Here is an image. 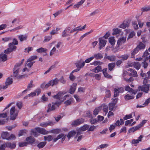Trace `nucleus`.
<instances>
[{
    "label": "nucleus",
    "instance_id": "nucleus-1",
    "mask_svg": "<svg viewBox=\"0 0 150 150\" xmlns=\"http://www.w3.org/2000/svg\"><path fill=\"white\" fill-rule=\"evenodd\" d=\"M64 95L63 93L59 92L56 95L53 96L52 97L56 99L57 101V102H59L61 103V102L65 100L66 98L69 96V95H67L63 97Z\"/></svg>",
    "mask_w": 150,
    "mask_h": 150
},
{
    "label": "nucleus",
    "instance_id": "nucleus-2",
    "mask_svg": "<svg viewBox=\"0 0 150 150\" xmlns=\"http://www.w3.org/2000/svg\"><path fill=\"white\" fill-rule=\"evenodd\" d=\"M18 112L17 111L15 106L12 107L10 110V119L11 120H14L18 115Z\"/></svg>",
    "mask_w": 150,
    "mask_h": 150
},
{
    "label": "nucleus",
    "instance_id": "nucleus-3",
    "mask_svg": "<svg viewBox=\"0 0 150 150\" xmlns=\"http://www.w3.org/2000/svg\"><path fill=\"white\" fill-rule=\"evenodd\" d=\"M60 104L59 102H56L55 103H49L48 105V109L47 112H48L52 111L54 110L58 107Z\"/></svg>",
    "mask_w": 150,
    "mask_h": 150
},
{
    "label": "nucleus",
    "instance_id": "nucleus-4",
    "mask_svg": "<svg viewBox=\"0 0 150 150\" xmlns=\"http://www.w3.org/2000/svg\"><path fill=\"white\" fill-rule=\"evenodd\" d=\"M8 47L4 51V53L8 54L13 51H15L17 48V47L13 44L10 43L8 45Z\"/></svg>",
    "mask_w": 150,
    "mask_h": 150
},
{
    "label": "nucleus",
    "instance_id": "nucleus-5",
    "mask_svg": "<svg viewBox=\"0 0 150 150\" xmlns=\"http://www.w3.org/2000/svg\"><path fill=\"white\" fill-rule=\"evenodd\" d=\"M20 69V65L19 64H16L13 68V75L16 78H20V76L19 75L18 73Z\"/></svg>",
    "mask_w": 150,
    "mask_h": 150
},
{
    "label": "nucleus",
    "instance_id": "nucleus-6",
    "mask_svg": "<svg viewBox=\"0 0 150 150\" xmlns=\"http://www.w3.org/2000/svg\"><path fill=\"white\" fill-rule=\"evenodd\" d=\"M7 115L6 113H3L0 114V125H3L7 122L8 119L5 118L7 117Z\"/></svg>",
    "mask_w": 150,
    "mask_h": 150
},
{
    "label": "nucleus",
    "instance_id": "nucleus-7",
    "mask_svg": "<svg viewBox=\"0 0 150 150\" xmlns=\"http://www.w3.org/2000/svg\"><path fill=\"white\" fill-rule=\"evenodd\" d=\"M129 76H130L129 74L127 71H124L123 74V77L124 80L128 82L132 81L133 80V79L132 76H131L129 79L127 77Z\"/></svg>",
    "mask_w": 150,
    "mask_h": 150
},
{
    "label": "nucleus",
    "instance_id": "nucleus-8",
    "mask_svg": "<svg viewBox=\"0 0 150 150\" xmlns=\"http://www.w3.org/2000/svg\"><path fill=\"white\" fill-rule=\"evenodd\" d=\"M149 85H144L142 86H138V90L139 91H142L145 93H148L149 90Z\"/></svg>",
    "mask_w": 150,
    "mask_h": 150
},
{
    "label": "nucleus",
    "instance_id": "nucleus-9",
    "mask_svg": "<svg viewBox=\"0 0 150 150\" xmlns=\"http://www.w3.org/2000/svg\"><path fill=\"white\" fill-rule=\"evenodd\" d=\"M89 126L86 125L80 127L77 130V135L78 136L79 135H80L82 133V132H83L87 130L89 128Z\"/></svg>",
    "mask_w": 150,
    "mask_h": 150
},
{
    "label": "nucleus",
    "instance_id": "nucleus-10",
    "mask_svg": "<svg viewBox=\"0 0 150 150\" xmlns=\"http://www.w3.org/2000/svg\"><path fill=\"white\" fill-rule=\"evenodd\" d=\"M126 40V37H122L120 38H119L117 41V44L118 45V46L116 48V49L115 50V49L113 50V51L114 52H116L119 49V46L121 45L122 43H123L125 42Z\"/></svg>",
    "mask_w": 150,
    "mask_h": 150
},
{
    "label": "nucleus",
    "instance_id": "nucleus-11",
    "mask_svg": "<svg viewBox=\"0 0 150 150\" xmlns=\"http://www.w3.org/2000/svg\"><path fill=\"white\" fill-rule=\"evenodd\" d=\"M114 97H115L119 95V93H122L124 91V90L123 87L119 88L117 87L114 88Z\"/></svg>",
    "mask_w": 150,
    "mask_h": 150
},
{
    "label": "nucleus",
    "instance_id": "nucleus-12",
    "mask_svg": "<svg viewBox=\"0 0 150 150\" xmlns=\"http://www.w3.org/2000/svg\"><path fill=\"white\" fill-rule=\"evenodd\" d=\"M71 28L70 27H68L62 32V36L63 37H66L70 35Z\"/></svg>",
    "mask_w": 150,
    "mask_h": 150
},
{
    "label": "nucleus",
    "instance_id": "nucleus-13",
    "mask_svg": "<svg viewBox=\"0 0 150 150\" xmlns=\"http://www.w3.org/2000/svg\"><path fill=\"white\" fill-rule=\"evenodd\" d=\"M99 49L100 50L105 46L107 41L104 40L103 38H99Z\"/></svg>",
    "mask_w": 150,
    "mask_h": 150
},
{
    "label": "nucleus",
    "instance_id": "nucleus-14",
    "mask_svg": "<svg viewBox=\"0 0 150 150\" xmlns=\"http://www.w3.org/2000/svg\"><path fill=\"white\" fill-rule=\"evenodd\" d=\"M84 121V120L82 119H77L73 121L71 123V125L74 126H78L83 123Z\"/></svg>",
    "mask_w": 150,
    "mask_h": 150
},
{
    "label": "nucleus",
    "instance_id": "nucleus-15",
    "mask_svg": "<svg viewBox=\"0 0 150 150\" xmlns=\"http://www.w3.org/2000/svg\"><path fill=\"white\" fill-rule=\"evenodd\" d=\"M13 83L12 79L10 77L8 78L5 82V85H4V88H7L8 86L11 84Z\"/></svg>",
    "mask_w": 150,
    "mask_h": 150
},
{
    "label": "nucleus",
    "instance_id": "nucleus-16",
    "mask_svg": "<svg viewBox=\"0 0 150 150\" xmlns=\"http://www.w3.org/2000/svg\"><path fill=\"white\" fill-rule=\"evenodd\" d=\"M54 122L50 121L46 122H42L40 123V126L44 127H46L48 126H52L54 124Z\"/></svg>",
    "mask_w": 150,
    "mask_h": 150
},
{
    "label": "nucleus",
    "instance_id": "nucleus-17",
    "mask_svg": "<svg viewBox=\"0 0 150 150\" xmlns=\"http://www.w3.org/2000/svg\"><path fill=\"white\" fill-rule=\"evenodd\" d=\"M35 129L37 132L42 134H47L48 133V131H47L45 129L43 128L37 127L35 128Z\"/></svg>",
    "mask_w": 150,
    "mask_h": 150
},
{
    "label": "nucleus",
    "instance_id": "nucleus-18",
    "mask_svg": "<svg viewBox=\"0 0 150 150\" xmlns=\"http://www.w3.org/2000/svg\"><path fill=\"white\" fill-rule=\"evenodd\" d=\"M128 71H130L131 72L129 73V76H132L133 77H136L138 76L137 72L133 69L129 68L128 69Z\"/></svg>",
    "mask_w": 150,
    "mask_h": 150
},
{
    "label": "nucleus",
    "instance_id": "nucleus-19",
    "mask_svg": "<svg viewBox=\"0 0 150 150\" xmlns=\"http://www.w3.org/2000/svg\"><path fill=\"white\" fill-rule=\"evenodd\" d=\"M125 90L126 91H128L130 93L135 94L137 92V91H134L131 88H130L129 86H126L125 87Z\"/></svg>",
    "mask_w": 150,
    "mask_h": 150
},
{
    "label": "nucleus",
    "instance_id": "nucleus-20",
    "mask_svg": "<svg viewBox=\"0 0 150 150\" xmlns=\"http://www.w3.org/2000/svg\"><path fill=\"white\" fill-rule=\"evenodd\" d=\"M18 37L20 41L22 42L27 40L28 35H18Z\"/></svg>",
    "mask_w": 150,
    "mask_h": 150
},
{
    "label": "nucleus",
    "instance_id": "nucleus-21",
    "mask_svg": "<svg viewBox=\"0 0 150 150\" xmlns=\"http://www.w3.org/2000/svg\"><path fill=\"white\" fill-rule=\"evenodd\" d=\"M25 140L28 143V144H32L35 142V139L33 137L30 136L26 138Z\"/></svg>",
    "mask_w": 150,
    "mask_h": 150
},
{
    "label": "nucleus",
    "instance_id": "nucleus-22",
    "mask_svg": "<svg viewBox=\"0 0 150 150\" xmlns=\"http://www.w3.org/2000/svg\"><path fill=\"white\" fill-rule=\"evenodd\" d=\"M6 147H7L11 149L14 148L16 146V145L14 143H11L9 142H7L4 143Z\"/></svg>",
    "mask_w": 150,
    "mask_h": 150
},
{
    "label": "nucleus",
    "instance_id": "nucleus-23",
    "mask_svg": "<svg viewBox=\"0 0 150 150\" xmlns=\"http://www.w3.org/2000/svg\"><path fill=\"white\" fill-rule=\"evenodd\" d=\"M59 81V80L57 78H55L54 79H53L50 81L51 84L52 86L57 85L58 84Z\"/></svg>",
    "mask_w": 150,
    "mask_h": 150
},
{
    "label": "nucleus",
    "instance_id": "nucleus-24",
    "mask_svg": "<svg viewBox=\"0 0 150 150\" xmlns=\"http://www.w3.org/2000/svg\"><path fill=\"white\" fill-rule=\"evenodd\" d=\"M76 83H73L71 86L69 90V93L71 94L73 93L75 91L76 86Z\"/></svg>",
    "mask_w": 150,
    "mask_h": 150
},
{
    "label": "nucleus",
    "instance_id": "nucleus-25",
    "mask_svg": "<svg viewBox=\"0 0 150 150\" xmlns=\"http://www.w3.org/2000/svg\"><path fill=\"white\" fill-rule=\"evenodd\" d=\"M34 86V85L33 84V81L32 80L31 81L30 83L28 85L27 88L28 89H26L23 91L22 93H24L26 91H28V90H30V89L32 88Z\"/></svg>",
    "mask_w": 150,
    "mask_h": 150
},
{
    "label": "nucleus",
    "instance_id": "nucleus-26",
    "mask_svg": "<svg viewBox=\"0 0 150 150\" xmlns=\"http://www.w3.org/2000/svg\"><path fill=\"white\" fill-rule=\"evenodd\" d=\"M9 134L8 132H3L1 134V137L2 139H6L8 140Z\"/></svg>",
    "mask_w": 150,
    "mask_h": 150
},
{
    "label": "nucleus",
    "instance_id": "nucleus-27",
    "mask_svg": "<svg viewBox=\"0 0 150 150\" xmlns=\"http://www.w3.org/2000/svg\"><path fill=\"white\" fill-rule=\"evenodd\" d=\"M93 59L95 58L96 59H101L103 57V55L100 53H98L94 54L93 56Z\"/></svg>",
    "mask_w": 150,
    "mask_h": 150
},
{
    "label": "nucleus",
    "instance_id": "nucleus-28",
    "mask_svg": "<svg viewBox=\"0 0 150 150\" xmlns=\"http://www.w3.org/2000/svg\"><path fill=\"white\" fill-rule=\"evenodd\" d=\"M7 59V56L6 54L2 53L0 54V60L3 62L6 61Z\"/></svg>",
    "mask_w": 150,
    "mask_h": 150
},
{
    "label": "nucleus",
    "instance_id": "nucleus-29",
    "mask_svg": "<svg viewBox=\"0 0 150 150\" xmlns=\"http://www.w3.org/2000/svg\"><path fill=\"white\" fill-rule=\"evenodd\" d=\"M107 68L103 69V72L104 76L107 78H111L112 76L107 73Z\"/></svg>",
    "mask_w": 150,
    "mask_h": 150
},
{
    "label": "nucleus",
    "instance_id": "nucleus-30",
    "mask_svg": "<svg viewBox=\"0 0 150 150\" xmlns=\"http://www.w3.org/2000/svg\"><path fill=\"white\" fill-rule=\"evenodd\" d=\"M142 138V135H140L138 139L132 140V144L135 145L136 144L138 143L139 142H141Z\"/></svg>",
    "mask_w": 150,
    "mask_h": 150
},
{
    "label": "nucleus",
    "instance_id": "nucleus-31",
    "mask_svg": "<svg viewBox=\"0 0 150 150\" xmlns=\"http://www.w3.org/2000/svg\"><path fill=\"white\" fill-rule=\"evenodd\" d=\"M75 131L73 130L70 132L67 135V137L69 139L71 137H73L76 133Z\"/></svg>",
    "mask_w": 150,
    "mask_h": 150
},
{
    "label": "nucleus",
    "instance_id": "nucleus-32",
    "mask_svg": "<svg viewBox=\"0 0 150 150\" xmlns=\"http://www.w3.org/2000/svg\"><path fill=\"white\" fill-rule=\"evenodd\" d=\"M145 44L142 42H140L137 47L139 50L144 49L145 48Z\"/></svg>",
    "mask_w": 150,
    "mask_h": 150
},
{
    "label": "nucleus",
    "instance_id": "nucleus-33",
    "mask_svg": "<svg viewBox=\"0 0 150 150\" xmlns=\"http://www.w3.org/2000/svg\"><path fill=\"white\" fill-rule=\"evenodd\" d=\"M102 71V68L100 66H98L93 69V71L95 73H98Z\"/></svg>",
    "mask_w": 150,
    "mask_h": 150
},
{
    "label": "nucleus",
    "instance_id": "nucleus-34",
    "mask_svg": "<svg viewBox=\"0 0 150 150\" xmlns=\"http://www.w3.org/2000/svg\"><path fill=\"white\" fill-rule=\"evenodd\" d=\"M139 127L138 125L136 126L135 127H133L132 128L130 129L128 131L129 133L132 132H134L136 131L139 129Z\"/></svg>",
    "mask_w": 150,
    "mask_h": 150
},
{
    "label": "nucleus",
    "instance_id": "nucleus-35",
    "mask_svg": "<svg viewBox=\"0 0 150 150\" xmlns=\"http://www.w3.org/2000/svg\"><path fill=\"white\" fill-rule=\"evenodd\" d=\"M132 66L137 70H139L141 67V65L138 62H134Z\"/></svg>",
    "mask_w": 150,
    "mask_h": 150
},
{
    "label": "nucleus",
    "instance_id": "nucleus-36",
    "mask_svg": "<svg viewBox=\"0 0 150 150\" xmlns=\"http://www.w3.org/2000/svg\"><path fill=\"white\" fill-rule=\"evenodd\" d=\"M102 107L100 106L96 108L93 112V114L96 115L98 114L99 112L101 110Z\"/></svg>",
    "mask_w": 150,
    "mask_h": 150
},
{
    "label": "nucleus",
    "instance_id": "nucleus-37",
    "mask_svg": "<svg viewBox=\"0 0 150 150\" xmlns=\"http://www.w3.org/2000/svg\"><path fill=\"white\" fill-rule=\"evenodd\" d=\"M47 51V49L44 48L43 47H41L36 50V51L38 53H42V52L46 53Z\"/></svg>",
    "mask_w": 150,
    "mask_h": 150
},
{
    "label": "nucleus",
    "instance_id": "nucleus-38",
    "mask_svg": "<svg viewBox=\"0 0 150 150\" xmlns=\"http://www.w3.org/2000/svg\"><path fill=\"white\" fill-rule=\"evenodd\" d=\"M52 38V36H46L44 37V40L43 41V43H45L49 42Z\"/></svg>",
    "mask_w": 150,
    "mask_h": 150
},
{
    "label": "nucleus",
    "instance_id": "nucleus-39",
    "mask_svg": "<svg viewBox=\"0 0 150 150\" xmlns=\"http://www.w3.org/2000/svg\"><path fill=\"white\" fill-rule=\"evenodd\" d=\"M37 58V56L36 55L31 56L27 60L26 63L29 62H31L34 60L36 59Z\"/></svg>",
    "mask_w": 150,
    "mask_h": 150
},
{
    "label": "nucleus",
    "instance_id": "nucleus-40",
    "mask_svg": "<svg viewBox=\"0 0 150 150\" xmlns=\"http://www.w3.org/2000/svg\"><path fill=\"white\" fill-rule=\"evenodd\" d=\"M148 59V57H146L144 58V59L143 60L144 62L142 63V64H143V67H144V68H146L148 66L147 63L146 61Z\"/></svg>",
    "mask_w": 150,
    "mask_h": 150
},
{
    "label": "nucleus",
    "instance_id": "nucleus-41",
    "mask_svg": "<svg viewBox=\"0 0 150 150\" xmlns=\"http://www.w3.org/2000/svg\"><path fill=\"white\" fill-rule=\"evenodd\" d=\"M44 138L45 141H47L48 142L50 141L53 139L52 137V136L50 135L44 136Z\"/></svg>",
    "mask_w": 150,
    "mask_h": 150
},
{
    "label": "nucleus",
    "instance_id": "nucleus-42",
    "mask_svg": "<svg viewBox=\"0 0 150 150\" xmlns=\"http://www.w3.org/2000/svg\"><path fill=\"white\" fill-rule=\"evenodd\" d=\"M64 134L63 133H61L58 135L57 137L53 139L54 142H56L58 140L62 138L64 136Z\"/></svg>",
    "mask_w": 150,
    "mask_h": 150
},
{
    "label": "nucleus",
    "instance_id": "nucleus-43",
    "mask_svg": "<svg viewBox=\"0 0 150 150\" xmlns=\"http://www.w3.org/2000/svg\"><path fill=\"white\" fill-rule=\"evenodd\" d=\"M46 142H40L37 145V146L39 148H43L46 144Z\"/></svg>",
    "mask_w": 150,
    "mask_h": 150
},
{
    "label": "nucleus",
    "instance_id": "nucleus-44",
    "mask_svg": "<svg viewBox=\"0 0 150 150\" xmlns=\"http://www.w3.org/2000/svg\"><path fill=\"white\" fill-rule=\"evenodd\" d=\"M102 106H103V110L105 113V114L106 115L108 110V107L107 105H103Z\"/></svg>",
    "mask_w": 150,
    "mask_h": 150
},
{
    "label": "nucleus",
    "instance_id": "nucleus-45",
    "mask_svg": "<svg viewBox=\"0 0 150 150\" xmlns=\"http://www.w3.org/2000/svg\"><path fill=\"white\" fill-rule=\"evenodd\" d=\"M141 10L143 12H147L150 11V6H148L144 7L141 8Z\"/></svg>",
    "mask_w": 150,
    "mask_h": 150
},
{
    "label": "nucleus",
    "instance_id": "nucleus-46",
    "mask_svg": "<svg viewBox=\"0 0 150 150\" xmlns=\"http://www.w3.org/2000/svg\"><path fill=\"white\" fill-rule=\"evenodd\" d=\"M73 101V98H71L69 100L65 101L64 103L66 106H67L71 104V103Z\"/></svg>",
    "mask_w": 150,
    "mask_h": 150
},
{
    "label": "nucleus",
    "instance_id": "nucleus-47",
    "mask_svg": "<svg viewBox=\"0 0 150 150\" xmlns=\"http://www.w3.org/2000/svg\"><path fill=\"white\" fill-rule=\"evenodd\" d=\"M128 25L127 24L123 22L122 24L120 25L119 26V27L121 28L125 29L126 27H128Z\"/></svg>",
    "mask_w": 150,
    "mask_h": 150
},
{
    "label": "nucleus",
    "instance_id": "nucleus-48",
    "mask_svg": "<svg viewBox=\"0 0 150 150\" xmlns=\"http://www.w3.org/2000/svg\"><path fill=\"white\" fill-rule=\"evenodd\" d=\"M16 105L18 109L20 110L21 109L23 106V103L21 101H19L17 102Z\"/></svg>",
    "mask_w": 150,
    "mask_h": 150
},
{
    "label": "nucleus",
    "instance_id": "nucleus-49",
    "mask_svg": "<svg viewBox=\"0 0 150 150\" xmlns=\"http://www.w3.org/2000/svg\"><path fill=\"white\" fill-rule=\"evenodd\" d=\"M86 27V25H84L83 27H82L81 25L77 27V32H78L79 31H81L84 30L85 29Z\"/></svg>",
    "mask_w": 150,
    "mask_h": 150
},
{
    "label": "nucleus",
    "instance_id": "nucleus-50",
    "mask_svg": "<svg viewBox=\"0 0 150 150\" xmlns=\"http://www.w3.org/2000/svg\"><path fill=\"white\" fill-rule=\"evenodd\" d=\"M105 93L106 96L104 98V100H105L106 98H110L111 96V94L110 93V91L109 90H107L106 91Z\"/></svg>",
    "mask_w": 150,
    "mask_h": 150
},
{
    "label": "nucleus",
    "instance_id": "nucleus-51",
    "mask_svg": "<svg viewBox=\"0 0 150 150\" xmlns=\"http://www.w3.org/2000/svg\"><path fill=\"white\" fill-rule=\"evenodd\" d=\"M121 31L120 29L118 28H116L113 29V35L119 34L121 32Z\"/></svg>",
    "mask_w": 150,
    "mask_h": 150
},
{
    "label": "nucleus",
    "instance_id": "nucleus-52",
    "mask_svg": "<svg viewBox=\"0 0 150 150\" xmlns=\"http://www.w3.org/2000/svg\"><path fill=\"white\" fill-rule=\"evenodd\" d=\"M23 28V26L22 25H20L12 29L11 30V31H16L17 30H19L21 29L22 28Z\"/></svg>",
    "mask_w": 150,
    "mask_h": 150
},
{
    "label": "nucleus",
    "instance_id": "nucleus-53",
    "mask_svg": "<svg viewBox=\"0 0 150 150\" xmlns=\"http://www.w3.org/2000/svg\"><path fill=\"white\" fill-rule=\"evenodd\" d=\"M134 96H130L128 94L126 95L125 97V100H128L134 98Z\"/></svg>",
    "mask_w": 150,
    "mask_h": 150
},
{
    "label": "nucleus",
    "instance_id": "nucleus-54",
    "mask_svg": "<svg viewBox=\"0 0 150 150\" xmlns=\"http://www.w3.org/2000/svg\"><path fill=\"white\" fill-rule=\"evenodd\" d=\"M93 32V30H91L89 32H88L84 34H83L82 35L80 38V39L81 40H82V39L84 37H85L88 35L90 33H91Z\"/></svg>",
    "mask_w": 150,
    "mask_h": 150
},
{
    "label": "nucleus",
    "instance_id": "nucleus-55",
    "mask_svg": "<svg viewBox=\"0 0 150 150\" xmlns=\"http://www.w3.org/2000/svg\"><path fill=\"white\" fill-rule=\"evenodd\" d=\"M139 50L137 47L134 49L133 52L132 53V57H133L134 56V55L136 54Z\"/></svg>",
    "mask_w": 150,
    "mask_h": 150
},
{
    "label": "nucleus",
    "instance_id": "nucleus-56",
    "mask_svg": "<svg viewBox=\"0 0 150 150\" xmlns=\"http://www.w3.org/2000/svg\"><path fill=\"white\" fill-rule=\"evenodd\" d=\"M103 64V63L99 61H96L93 62L92 64H91L92 65H93L95 66H97L99 65H101Z\"/></svg>",
    "mask_w": 150,
    "mask_h": 150
},
{
    "label": "nucleus",
    "instance_id": "nucleus-57",
    "mask_svg": "<svg viewBox=\"0 0 150 150\" xmlns=\"http://www.w3.org/2000/svg\"><path fill=\"white\" fill-rule=\"evenodd\" d=\"M56 49L55 47H53V48L50 51V55L51 56L56 51Z\"/></svg>",
    "mask_w": 150,
    "mask_h": 150
},
{
    "label": "nucleus",
    "instance_id": "nucleus-58",
    "mask_svg": "<svg viewBox=\"0 0 150 150\" xmlns=\"http://www.w3.org/2000/svg\"><path fill=\"white\" fill-rule=\"evenodd\" d=\"M85 63L84 62H83L82 63H79L77 65V66L79 68L83 67L85 65Z\"/></svg>",
    "mask_w": 150,
    "mask_h": 150
},
{
    "label": "nucleus",
    "instance_id": "nucleus-59",
    "mask_svg": "<svg viewBox=\"0 0 150 150\" xmlns=\"http://www.w3.org/2000/svg\"><path fill=\"white\" fill-rule=\"evenodd\" d=\"M12 38L11 37H5L2 38L3 41L4 42H7L9 41L10 40H11Z\"/></svg>",
    "mask_w": 150,
    "mask_h": 150
},
{
    "label": "nucleus",
    "instance_id": "nucleus-60",
    "mask_svg": "<svg viewBox=\"0 0 150 150\" xmlns=\"http://www.w3.org/2000/svg\"><path fill=\"white\" fill-rule=\"evenodd\" d=\"M11 43L15 45H17L18 44V42L16 38H13V39L12 42H10Z\"/></svg>",
    "mask_w": 150,
    "mask_h": 150
},
{
    "label": "nucleus",
    "instance_id": "nucleus-61",
    "mask_svg": "<svg viewBox=\"0 0 150 150\" xmlns=\"http://www.w3.org/2000/svg\"><path fill=\"white\" fill-rule=\"evenodd\" d=\"M132 114H130L128 115H126L123 118L125 120H126L127 119L132 118Z\"/></svg>",
    "mask_w": 150,
    "mask_h": 150
},
{
    "label": "nucleus",
    "instance_id": "nucleus-62",
    "mask_svg": "<svg viewBox=\"0 0 150 150\" xmlns=\"http://www.w3.org/2000/svg\"><path fill=\"white\" fill-rule=\"evenodd\" d=\"M19 146L21 147H23L27 146L28 144V143L27 142L20 143H19Z\"/></svg>",
    "mask_w": 150,
    "mask_h": 150
},
{
    "label": "nucleus",
    "instance_id": "nucleus-63",
    "mask_svg": "<svg viewBox=\"0 0 150 150\" xmlns=\"http://www.w3.org/2000/svg\"><path fill=\"white\" fill-rule=\"evenodd\" d=\"M135 32L134 31L131 32L129 34L128 38V39L132 38L135 35Z\"/></svg>",
    "mask_w": 150,
    "mask_h": 150
},
{
    "label": "nucleus",
    "instance_id": "nucleus-64",
    "mask_svg": "<svg viewBox=\"0 0 150 150\" xmlns=\"http://www.w3.org/2000/svg\"><path fill=\"white\" fill-rule=\"evenodd\" d=\"M146 121V120H144L140 123V124L138 125L139 128L142 127L144 125Z\"/></svg>",
    "mask_w": 150,
    "mask_h": 150
}]
</instances>
